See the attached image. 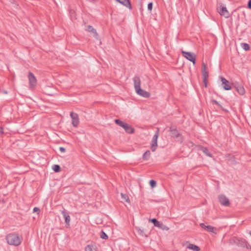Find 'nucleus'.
Masks as SVG:
<instances>
[{
	"label": "nucleus",
	"mask_w": 251,
	"mask_h": 251,
	"mask_svg": "<svg viewBox=\"0 0 251 251\" xmlns=\"http://www.w3.org/2000/svg\"><path fill=\"white\" fill-rule=\"evenodd\" d=\"M133 82L135 91L139 95L146 98L150 96V93L149 92L141 88V81L139 76H135L133 78Z\"/></svg>",
	"instance_id": "obj_1"
},
{
	"label": "nucleus",
	"mask_w": 251,
	"mask_h": 251,
	"mask_svg": "<svg viewBox=\"0 0 251 251\" xmlns=\"http://www.w3.org/2000/svg\"><path fill=\"white\" fill-rule=\"evenodd\" d=\"M5 238L7 243L10 245L18 246L21 243V239L18 234L9 233L6 235Z\"/></svg>",
	"instance_id": "obj_2"
},
{
	"label": "nucleus",
	"mask_w": 251,
	"mask_h": 251,
	"mask_svg": "<svg viewBox=\"0 0 251 251\" xmlns=\"http://www.w3.org/2000/svg\"><path fill=\"white\" fill-rule=\"evenodd\" d=\"M202 75L203 78V82L204 83V86L205 87L207 86V78L208 77V72L207 70V68L206 64L204 63H202Z\"/></svg>",
	"instance_id": "obj_3"
},
{
	"label": "nucleus",
	"mask_w": 251,
	"mask_h": 251,
	"mask_svg": "<svg viewBox=\"0 0 251 251\" xmlns=\"http://www.w3.org/2000/svg\"><path fill=\"white\" fill-rule=\"evenodd\" d=\"M181 52L183 56L187 59L192 62L194 65L196 64V55L194 53L185 51H182Z\"/></svg>",
	"instance_id": "obj_4"
},
{
	"label": "nucleus",
	"mask_w": 251,
	"mask_h": 251,
	"mask_svg": "<svg viewBox=\"0 0 251 251\" xmlns=\"http://www.w3.org/2000/svg\"><path fill=\"white\" fill-rule=\"evenodd\" d=\"M159 129L157 128L152 138V143L151 146V150L152 151H155L156 149V147L157 146V139L159 136Z\"/></svg>",
	"instance_id": "obj_5"
},
{
	"label": "nucleus",
	"mask_w": 251,
	"mask_h": 251,
	"mask_svg": "<svg viewBox=\"0 0 251 251\" xmlns=\"http://www.w3.org/2000/svg\"><path fill=\"white\" fill-rule=\"evenodd\" d=\"M218 200L221 205L225 206H229L230 205L228 199L224 195L221 194L219 195Z\"/></svg>",
	"instance_id": "obj_6"
},
{
	"label": "nucleus",
	"mask_w": 251,
	"mask_h": 251,
	"mask_svg": "<svg viewBox=\"0 0 251 251\" xmlns=\"http://www.w3.org/2000/svg\"><path fill=\"white\" fill-rule=\"evenodd\" d=\"M218 13L221 15L225 17L226 18H228L229 17V13L227 11L226 7L221 5L217 8Z\"/></svg>",
	"instance_id": "obj_7"
},
{
	"label": "nucleus",
	"mask_w": 251,
	"mask_h": 251,
	"mask_svg": "<svg viewBox=\"0 0 251 251\" xmlns=\"http://www.w3.org/2000/svg\"><path fill=\"white\" fill-rule=\"evenodd\" d=\"M70 116L72 119V124L73 126L75 127H77L79 123L78 114L75 113L73 112H71Z\"/></svg>",
	"instance_id": "obj_8"
},
{
	"label": "nucleus",
	"mask_w": 251,
	"mask_h": 251,
	"mask_svg": "<svg viewBox=\"0 0 251 251\" xmlns=\"http://www.w3.org/2000/svg\"><path fill=\"white\" fill-rule=\"evenodd\" d=\"M234 243L238 247L245 248L246 244V240L243 238H234Z\"/></svg>",
	"instance_id": "obj_9"
},
{
	"label": "nucleus",
	"mask_w": 251,
	"mask_h": 251,
	"mask_svg": "<svg viewBox=\"0 0 251 251\" xmlns=\"http://www.w3.org/2000/svg\"><path fill=\"white\" fill-rule=\"evenodd\" d=\"M28 78L30 86L34 87L37 84V80L34 74L31 72H29L28 74Z\"/></svg>",
	"instance_id": "obj_10"
},
{
	"label": "nucleus",
	"mask_w": 251,
	"mask_h": 251,
	"mask_svg": "<svg viewBox=\"0 0 251 251\" xmlns=\"http://www.w3.org/2000/svg\"><path fill=\"white\" fill-rule=\"evenodd\" d=\"M61 213L65 219V224L69 226L70 225V222L71 220L70 216H69V213L67 212V211L65 209L63 208V210L61 211Z\"/></svg>",
	"instance_id": "obj_11"
},
{
	"label": "nucleus",
	"mask_w": 251,
	"mask_h": 251,
	"mask_svg": "<svg viewBox=\"0 0 251 251\" xmlns=\"http://www.w3.org/2000/svg\"><path fill=\"white\" fill-rule=\"evenodd\" d=\"M221 79L224 89L226 90H230L231 89V86H230L229 81L222 76L221 77Z\"/></svg>",
	"instance_id": "obj_12"
},
{
	"label": "nucleus",
	"mask_w": 251,
	"mask_h": 251,
	"mask_svg": "<svg viewBox=\"0 0 251 251\" xmlns=\"http://www.w3.org/2000/svg\"><path fill=\"white\" fill-rule=\"evenodd\" d=\"M234 87L240 95H243L245 94V91L243 86L238 83H235L234 84Z\"/></svg>",
	"instance_id": "obj_13"
},
{
	"label": "nucleus",
	"mask_w": 251,
	"mask_h": 251,
	"mask_svg": "<svg viewBox=\"0 0 251 251\" xmlns=\"http://www.w3.org/2000/svg\"><path fill=\"white\" fill-rule=\"evenodd\" d=\"M169 132L171 133V135L173 138H176L180 136V133L178 132L176 128H173L172 126L170 127L169 129Z\"/></svg>",
	"instance_id": "obj_14"
},
{
	"label": "nucleus",
	"mask_w": 251,
	"mask_h": 251,
	"mask_svg": "<svg viewBox=\"0 0 251 251\" xmlns=\"http://www.w3.org/2000/svg\"><path fill=\"white\" fill-rule=\"evenodd\" d=\"M149 221L153 223L155 226L158 227L162 229H165V228H163V226H164V224L158 221L155 218L150 219Z\"/></svg>",
	"instance_id": "obj_15"
},
{
	"label": "nucleus",
	"mask_w": 251,
	"mask_h": 251,
	"mask_svg": "<svg viewBox=\"0 0 251 251\" xmlns=\"http://www.w3.org/2000/svg\"><path fill=\"white\" fill-rule=\"evenodd\" d=\"M86 30L88 31L89 32L92 33L93 34V36L96 38H98V34L96 30L91 25H88L87 26L86 28Z\"/></svg>",
	"instance_id": "obj_16"
},
{
	"label": "nucleus",
	"mask_w": 251,
	"mask_h": 251,
	"mask_svg": "<svg viewBox=\"0 0 251 251\" xmlns=\"http://www.w3.org/2000/svg\"><path fill=\"white\" fill-rule=\"evenodd\" d=\"M117 1L119 2L120 3L123 4L126 7L131 9L132 8V6L130 3L129 0H116Z\"/></svg>",
	"instance_id": "obj_17"
},
{
	"label": "nucleus",
	"mask_w": 251,
	"mask_h": 251,
	"mask_svg": "<svg viewBox=\"0 0 251 251\" xmlns=\"http://www.w3.org/2000/svg\"><path fill=\"white\" fill-rule=\"evenodd\" d=\"M123 128L125 131L128 134H132L134 132V129L130 125L127 124H126L124 126Z\"/></svg>",
	"instance_id": "obj_18"
},
{
	"label": "nucleus",
	"mask_w": 251,
	"mask_h": 251,
	"mask_svg": "<svg viewBox=\"0 0 251 251\" xmlns=\"http://www.w3.org/2000/svg\"><path fill=\"white\" fill-rule=\"evenodd\" d=\"M187 248L194 251H199L200 250V248L198 246L191 243L188 244Z\"/></svg>",
	"instance_id": "obj_19"
},
{
	"label": "nucleus",
	"mask_w": 251,
	"mask_h": 251,
	"mask_svg": "<svg viewBox=\"0 0 251 251\" xmlns=\"http://www.w3.org/2000/svg\"><path fill=\"white\" fill-rule=\"evenodd\" d=\"M200 150L207 156L211 157V154L209 152L208 149L204 147L201 146Z\"/></svg>",
	"instance_id": "obj_20"
},
{
	"label": "nucleus",
	"mask_w": 251,
	"mask_h": 251,
	"mask_svg": "<svg viewBox=\"0 0 251 251\" xmlns=\"http://www.w3.org/2000/svg\"><path fill=\"white\" fill-rule=\"evenodd\" d=\"M151 152L150 151H147L143 155V159L148 160L150 157Z\"/></svg>",
	"instance_id": "obj_21"
},
{
	"label": "nucleus",
	"mask_w": 251,
	"mask_h": 251,
	"mask_svg": "<svg viewBox=\"0 0 251 251\" xmlns=\"http://www.w3.org/2000/svg\"><path fill=\"white\" fill-rule=\"evenodd\" d=\"M114 121H115V123L117 125L122 127L123 128L124 126L125 125V124H126V123H124L123 121H122L121 120H120V119H115Z\"/></svg>",
	"instance_id": "obj_22"
},
{
	"label": "nucleus",
	"mask_w": 251,
	"mask_h": 251,
	"mask_svg": "<svg viewBox=\"0 0 251 251\" xmlns=\"http://www.w3.org/2000/svg\"><path fill=\"white\" fill-rule=\"evenodd\" d=\"M52 169L56 173L59 172L61 170L60 166L59 165H53L52 167Z\"/></svg>",
	"instance_id": "obj_23"
},
{
	"label": "nucleus",
	"mask_w": 251,
	"mask_h": 251,
	"mask_svg": "<svg viewBox=\"0 0 251 251\" xmlns=\"http://www.w3.org/2000/svg\"><path fill=\"white\" fill-rule=\"evenodd\" d=\"M121 195L123 200L126 202H129V197L126 194L121 193Z\"/></svg>",
	"instance_id": "obj_24"
},
{
	"label": "nucleus",
	"mask_w": 251,
	"mask_h": 251,
	"mask_svg": "<svg viewBox=\"0 0 251 251\" xmlns=\"http://www.w3.org/2000/svg\"><path fill=\"white\" fill-rule=\"evenodd\" d=\"M241 45L242 48L246 51L250 50V46L248 44L244 43H242Z\"/></svg>",
	"instance_id": "obj_25"
},
{
	"label": "nucleus",
	"mask_w": 251,
	"mask_h": 251,
	"mask_svg": "<svg viewBox=\"0 0 251 251\" xmlns=\"http://www.w3.org/2000/svg\"><path fill=\"white\" fill-rule=\"evenodd\" d=\"M100 237L103 239H107L108 238V235L103 231H101L100 233Z\"/></svg>",
	"instance_id": "obj_26"
},
{
	"label": "nucleus",
	"mask_w": 251,
	"mask_h": 251,
	"mask_svg": "<svg viewBox=\"0 0 251 251\" xmlns=\"http://www.w3.org/2000/svg\"><path fill=\"white\" fill-rule=\"evenodd\" d=\"M211 102H212V103L213 104H216V105H218L219 107H220L221 109L224 110L222 106L221 105V104H220L219 103V102L218 101H217V100H211Z\"/></svg>",
	"instance_id": "obj_27"
},
{
	"label": "nucleus",
	"mask_w": 251,
	"mask_h": 251,
	"mask_svg": "<svg viewBox=\"0 0 251 251\" xmlns=\"http://www.w3.org/2000/svg\"><path fill=\"white\" fill-rule=\"evenodd\" d=\"M215 229L214 227H213L211 226H207L206 230L211 232H214V229Z\"/></svg>",
	"instance_id": "obj_28"
},
{
	"label": "nucleus",
	"mask_w": 251,
	"mask_h": 251,
	"mask_svg": "<svg viewBox=\"0 0 251 251\" xmlns=\"http://www.w3.org/2000/svg\"><path fill=\"white\" fill-rule=\"evenodd\" d=\"M150 185L151 188L154 187L156 185V181L151 179L150 181Z\"/></svg>",
	"instance_id": "obj_29"
},
{
	"label": "nucleus",
	"mask_w": 251,
	"mask_h": 251,
	"mask_svg": "<svg viewBox=\"0 0 251 251\" xmlns=\"http://www.w3.org/2000/svg\"><path fill=\"white\" fill-rule=\"evenodd\" d=\"M93 246L90 245H88L85 249V251H93Z\"/></svg>",
	"instance_id": "obj_30"
},
{
	"label": "nucleus",
	"mask_w": 251,
	"mask_h": 251,
	"mask_svg": "<svg viewBox=\"0 0 251 251\" xmlns=\"http://www.w3.org/2000/svg\"><path fill=\"white\" fill-rule=\"evenodd\" d=\"M152 5H153V4H152V2H150V3H148V9L150 11H151L152 10Z\"/></svg>",
	"instance_id": "obj_31"
},
{
	"label": "nucleus",
	"mask_w": 251,
	"mask_h": 251,
	"mask_svg": "<svg viewBox=\"0 0 251 251\" xmlns=\"http://www.w3.org/2000/svg\"><path fill=\"white\" fill-rule=\"evenodd\" d=\"M245 247L247 249H251V245H250L247 241Z\"/></svg>",
	"instance_id": "obj_32"
},
{
	"label": "nucleus",
	"mask_w": 251,
	"mask_h": 251,
	"mask_svg": "<svg viewBox=\"0 0 251 251\" xmlns=\"http://www.w3.org/2000/svg\"><path fill=\"white\" fill-rule=\"evenodd\" d=\"M200 226L201 228L206 229L207 226H206L204 223H201L200 224Z\"/></svg>",
	"instance_id": "obj_33"
},
{
	"label": "nucleus",
	"mask_w": 251,
	"mask_h": 251,
	"mask_svg": "<svg viewBox=\"0 0 251 251\" xmlns=\"http://www.w3.org/2000/svg\"><path fill=\"white\" fill-rule=\"evenodd\" d=\"M59 150L62 152H65V151H66L64 147H59Z\"/></svg>",
	"instance_id": "obj_34"
},
{
	"label": "nucleus",
	"mask_w": 251,
	"mask_h": 251,
	"mask_svg": "<svg viewBox=\"0 0 251 251\" xmlns=\"http://www.w3.org/2000/svg\"><path fill=\"white\" fill-rule=\"evenodd\" d=\"M33 212H39L40 211V209L38 207H35L33 208Z\"/></svg>",
	"instance_id": "obj_35"
},
{
	"label": "nucleus",
	"mask_w": 251,
	"mask_h": 251,
	"mask_svg": "<svg viewBox=\"0 0 251 251\" xmlns=\"http://www.w3.org/2000/svg\"><path fill=\"white\" fill-rule=\"evenodd\" d=\"M248 8L251 9V0H249L248 3Z\"/></svg>",
	"instance_id": "obj_36"
},
{
	"label": "nucleus",
	"mask_w": 251,
	"mask_h": 251,
	"mask_svg": "<svg viewBox=\"0 0 251 251\" xmlns=\"http://www.w3.org/2000/svg\"><path fill=\"white\" fill-rule=\"evenodd\" d=\"M3 134V128L2 126H0V136Z\"/></svg>",
	"instance_id": "obj_37"
},
{
	"label": "nucleus",
	"mask_w": 251,
	"mask_h": 251,
	"mask_svg": "<svg viewBox=\"0 0 251 251\" xmlns=\"http://www.w3.org/2000/svg\"><path fill=\"white\" fill-rule=\"evenodd\" d=\"M163 228H165L164 229H166V230H168L169 229V228L167 227V226H166L164 225V226H163Z\"/></svg>",
	"instance_id": "obj_38"
},
{
	"label": "nucleus",
	"mask_w": 251,
	"mask_h": 251,
	"mask_svg": "<svg viewBox=\"0 0 251 251\" xmlns=\"http://www.w3.org/2000/svg\"><path fill=\"white\" fill-rule=\"evenodd\" d=\"M249 234H250V235L251 236V231H250L249 232Z\"/></svg>",
	"instance_id": "obj_39"
}]
</instances>
